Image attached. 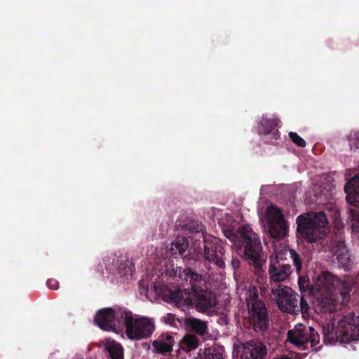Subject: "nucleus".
<instances>
[{"label": "nucleus", "mask_w": 359, "mask_h": 359, "mask_svg": "<svg viewBox=\"0 0 359 359\" xmlns=\"http://www.w3.org/2000/svg\"><path fill=\"white\" fill-rule=\"evenodd\" d=\"M222 232L236 248L243 250V256L245 260L257 269L262 268L265 256L261 241L258 235L249 226L237 228L236 224L233 222L229 226H223Z\"/></svg>", "instance_id": "1"}, {"label": "nucleus", "mask_w": 359, "mask_h": 359, "mask_svg": "<svg viewBox=\"0 0 359 359\" xmlns=\"http://www.w3.org/2000/svg\"><path fill=\"white\" fill-rule=\"evenodd\" d=\"M296 223L297 237L309 243L324 238L329 231L327 216L323 211L303 213L297 217Z\"/></svg>", "instance_id": "2"}, {"label": "nucleus", "mask_w": 359, "mask_h": 359, "mask_svg": "<svg viewBox=\"0 0 359 359\" xmlns=\"http://www.w3.org/2000/svg\"><path fill=\"white\" fill-rule=\"evenodd\" d=\"M210 269V266L205 262L194 259L193 264L184 269L177 268L174 273L175 276H177L182 280L190 285L192 292L205 286V276Z\"/></svg>", "instance_id": "3"}, {"label": "nucleus", "mask_w": 359, "mask_h": 359, "mask_svg": "<svg viewBox=\"0 0 359 359\" xmlns=\"http://www.w3.org/2000/svg\"><path fill=\"white\" fill-rule=\"evenodd\" d=\"M287 336L288 341L301 351L311 349L318 351L320 348L316 347L320 342L319 334L311 327L299 324L294 329L289 330Z\"/></svg>", "instance_id": "4"}, {"label": "nucleus", "mask_w": 359, "mask_h": 359, "mask_svg": "<svg viewBox=\"0 0 359 359\" xmlns=\"http://www.w3.org/2000/svg\"><path fill=\"white\" fill-rule=\"evenodd\" d=\"M123 326L126 327L127 337L133 340L147 339L155 330L154 323L151 319L147 317L135 318L128 310Z\"/></svg>", "instance_id": "5"}, {"label": "nucleus", "mask_w": 359, "mask_h": 359, "mask_svg": "<svg viewBox=\"0 0 359 359\" xmlns=\"http://www.w3.org/2000/svg\"><path fill=\"white\" fill-rule=\"evenodd\" d=\"M203 246L200 255L204 259L203 262L209 266L212 263L218 268L224 269L225 266V250L221 241L215 237L203 235Z\"/></svg>", "instance_id": "6"}, {"label": "nucleus", "mask_w": 359, "mask_h": 359, "mask_svg": "<svg viewBox=\"0 0 359 359\" xmlns=\"http://www.w3.org/2000/svg\"><path fill=\"white\" fill-rule=\"evenodd\" d=\"M336 337L342 343L359 340V315L350 312L338 322L335 330Z\"/></svg>", "instance_id": "7"}, {"label": "nucleus", "mask_w": 359, "mask_h": 359, "mask_svg": "<svg viewBox=\"0 0 359 359\" xmlns=\"http://www.w3.org/2000/svg\"><path fill=\"white\" fill-rule=\"evenodd\" d=\"M127 309L123 308H104L97 312L95 324L104 330H114L123 325Z\"/></svg>", "instance_id": "8"}, {"label": "nucleus", "mask_w": 359, "mask_h": 359, "mask_svg": "<svg viewBox=\"0 0 359 359\" xmlns=\"http://www.w3.org/2000/svg\"><path fill=\"white\" fill-rule=\"evenodd\" d=\"M271 293L280 310L288 313H296L299 298L297 293L290 287L280 284L271 287Z\"/></svg>", "instance_id": "9"}, {"label": "nucleus", "mask_w": 359, "mask_h": 359, "mask_svg": "<svg viewBox=\"0 0 359 359\" xmlns=\"http://www.w3.org/2000/svg\"><path fill=\"white\" fill-rule=\"evenodd\" d=\"M347 202L359 209V174L355 175L344 186ZM351 227L353 231L359 232V210L350 209Z\"/></svg>", "instance_id": "10"}, {"label": "nucleus", "mask_w": 359, "mask_h": 359, "mask_svg": "<svg viewBox=\"0 0 359 359\" xmlns=\"http://www.w3.org/2000/svg\"><path fill=\"white\" fill-rule=\"evenodd\" d=\"M266 216L271 236L278 240L285 237L288 232V225L281 210L271 205L266 210Z\"/></svg>", "instance_id": "11"}, {"label": "nucleus", "mask_w": 359, "mask_h": 359, "mask_svg": "<svg viewBox=\"0 0 359 359\" xmlns=\"http://www.w3.org/2000/svg\"><path fill=\"white\" fill-rule=\"evenodd\" d=\"M192 297H187L185 299L187 305L193 306L198 312L203 313L215 307L217 304V298L214 292L203 287L191 292Z\"/></svg>", "instance_id": "12"}, {"label": "nucleus", "mask_w": 359, "mask_h": 359, "mask_svg": "<svg viewBox=\"0 0 359 359\" xmlns=\"http://www.w3.org/2000/svg\"><path fill=\"white\" fill-rule=\"evenodd\" d=\"M274 252V255L270 256L269 273L271 281L280 283L289 278L292 269L289 262L283 258V254H280L277 250Z\"/></svg>", "instance_id": "13"}, {"label": "nucleus", "mask_w": 359, "mask_h": 359, "mask_svg": "<svg viewBox=\"0 0 359 359\" xmlns=\"http://www.w3.org/2000/svg\"><path fill=\"white\" fill-rule=\"evenodd\" d=\"M175 344V337L172 333L162 332L151 341L152 353L168 356L172 352Z\"/></svg>", "instance_id": "14"}, {"label": "nucleus", "mask_w": 359, "mask_h": 359, "mask_svg": "<svg viewBox=\"0 0 359 359\" xmlns=\"http://www.w3.org/2000/svg\"><path fill=\"white\" fill-rule=\"evenodd\" d=\"M316 285L319 290L326 293V297L322 299L320 302L322 307L324 308L325 311H331L332 308V306L330 305V299L328 298V297L330 296L332 289L334 287V276L328 271L323 272L318 277Z\"/></svg>", "instance_id": "15"}, {"label": "nucleus", "mask_w": 359, "mask_h": 359, "mask_svg": "<svg viewBox=\"0 0 359 359\" xmlns=\"http://www.w3.org/2000/svg\"><path fill=\"white\" fill-rule=\"evenodd\" d=\"M249 311V323L257 332L266 331L269 325V317L266 306Z\"/></svg>", "instance_id": "16"}, {"label": "nucleus", "mask_w": 359, "mask_h": 359, "mask_svg": "<svg viewBox=\"0 0 359 359\" xmlns=\"http://www.w3.org/2000/svg\"><path fill=\"white\" fill-rule=\"evenodd\" d=\"M267 353L266 346L261 341L251 340L243 344L242 359H264Z\"/></svg>", "instance_id": "17"}, {"label": "nucleus", "mask_w": 359, "mask_h": 359, "mask_svg": "<svg viewBox=\"0 0 359 359\" xmlns=\"http://www.w3.org/2000/svg\"><path fill=\"white\" fill-rule=\"evenodd\" d=\"M280 121L277 118H263L259 127V132L266 135L265 142L275 144L280 138V133L276 129Z\"/></svg>", "instance_id": "18"}, {"label": "nucleus", "mask_w": 359, "mask_h": 359, "mask_svg": "<svg viewBox=\"0 0 359 359\" xmlns=\"http://www.w3.org/2000/svg\"><path fill=\"white\" fill-rule=\"evenodd\" d=\"M183 325L187 332H194L199 336H203L207 333V322L201 319L189 317L184 320Z\"/></svg>", "instance_id": "19"}, {"label": "nucleus", "mask_w": 359, "mask_h": 359, "mask_svg": "<svg viewBox=\"0 0 359 359\" xmlns=\"http://www.w3.org/2000/svg\"><path fill=\"white\" fill-rule=\"evenodd\" d=\"M189 248V241L185 236H177L170 244L168 251L175 258L184 257V253Z\"/></svg>", "instance_id": "20"}, {"label": "nucleus", "mask_w": 359, "mask_h": 359, "mask_svg": "<svg viewBox=\"0 0 359 359\" xmlns=\"http://www.w3.org/2000/svg\"><path fill=\"white\" fill-rule=\"evenodd\" d=\"M277 250L280 254H283V258H284L286 262H289L288 258H290L292 260L297 274L300 275L302 268V256L299 253H297L294 249H291L288 246H284L282 248Z\"/></svg>", "instance_id": "21"}, {"label": "nucleus", "mask_w": 359, "mask_h": 359, "mask_svg": "<svg viewBox=\"0 0 359 359\" xmlns=\"http://www.w3.org/2000/svg\"><path fill=\"white\" fill-rule=\"evenodd\" d=\"M189 296L190 292L189 290L176 288L174 290H169L167 293L163 294V299L168 303H174L177 305L182 301L186 304L185 299Z\"/></svg>", "instance_id": "22"}, {"label": "nucleus", "mask_w": 359, "mask_h": 359, "mask_svg": "<svg viewBox=\"0 0 359 359\" xmlns=\"http://www.w3.org/2000/svg\"><path fill=\"white\" fill-rule=\"evenodd\" d=\"M245 299L248 310L259 307H264L265 304L259 297L258 290L255 286H250L246 292Z\"/></svg>", "instance_id": "23"}, {"label": "nucleus", "mask_w": 359, "mask_h": 359, "mask_svg": "<svg viewBox=\"0 0 359 359\" xmlns=\"http://www.w3.org/2000/svg\"><path fill=\"white\" fill-rule=\"evenodd\" d=\"M200 344V340L193 334H186L180 342V347L184 351L189 353L196 350Z\"/></svg>", "instance_id": "24"}, {"label": "nucleus", "mask_w": 359, "mask_h": 359, "mask_svg": "<svg viewBox=\"0 0 359 359\" xmlns=\"http://www.w3.org/2000/svg\"><path fill=\"white\" fill-rule=\"evenodd\" d=\"M198 357V359H224L222 351L215 346L200 349Z\"/></svg>", "instance_id": "25"}, {"label": "nucleus", "mask_w": 359, "mask_h": 359, "mask_svg": "<svg viewBox=\"0 0 359 359\" xmlns=\"http://www.w3.org/2000/svg\"><path fill=\"white\" fill-rule=\"evenodd\" d=\"M106 349L109 359H123V348L120 343L116 341H109L106 344Z\"/></svg>", "instance_id": "26"}, {"label": "nucleus", "mask_w": 359, "mask_h": 359, "mask_svg": "<svg viewBox=\"0 0 359 359\" xmlns=\"http://www.w3.org/2000/svg\"><path fill=\"white\" fill-rule=\"evenodd\" d=\"M337 259L340 265L345 271H348L349 269V264H350V257L348 255V251L345 252H338L334 254Z\"/></svg>", "instance_id": "27"}, {"label": "nucleus", "mask_w": 359, "mask_h": 359, "mask_svg": "<svg viewBox=\"0 0 359 359\" xmlns=\"http://www.w3.org/2000/svg\"><path fill=\"white\" fill-rule=\"evenodd\" d=\"M332 250L334 254L335 252H345L348 250L345 244V241L341 235L336 236L335 239L333 241L332 244Z\"/></svg>", "instance_id": "28"}, {"label": "nucleus", "mask_w": 359, "mask_h": 359, "mask_svg": "<svg viewBox=\"0 0 359 359\" xmlns=\"http://www.w3.org/2000/svg\"><path fill=\"white\" fill-rule=\"evenodd\" d=\"M340 285H341L340 294L345 299L346 297L349 294V292H351V290L352 289L351 282L346 281V280L341 281Z\"/></svg>", "instance_id": "29"}, {"label": "nucleus", "mask_w": 359, "mask_h": 359, "mask_svg": "<svg viewBox=\"0 0 359 359\" xmlns=\"http://www.w3.org/2000/svg\"><path fill=\"white\" fill-rule=\"evenodd\" d=\"M289 137L290 140L298 147H304L306 146L305 140L302 138L297 133L290 132Z\"/></svg>", "instance_id": "30"}, {"label": "nucleus", "mask_w": 359, "mask_h": 359, "mask_svg": "<svg viewBox=\"0 0 359 359\" xmlns=\"http://www.w3.org/2000/svg\"><path fill=\"white\" fill-rule=\"evenodd\" d=\"M164 322L166 323V324H168L171 326H175L176 327L177 325L175 323L176 321L179 322L181 323V321L179 318H176V316L173 313H167L164 317Z\"/></svg>", "instance_id": "31"}, {"label": "nucleus", "mask_w": 359, "mask_h": 359, "mask_svg": "<svg viewBox=\"0 0 359 359\" xmlns=\"http://www.w3.org/2000/svg\"><path fill=\"white\" fill-rule=\"evenodd\" d=\"M300 302H298V309L295 314H297L299 311L302 313H306L309 306L306 299H304L303 297H300Z\"/></svg>", "instance_id": "32"}, {"label": "nucleus", "mask_w": 359, "mask_h": 359, "mask_svg": "<svg viewBox=\"0 0 359 359\" xmlns=\"http://www.w3.org/2000/svg\"><path fill=\"white\" fill-rule=\"evenodd\" d=\"M298 284L302 292H306L311 287L309 280L302 276L299 278Z\"/></svg>", "instance_id": "33"}, {"label": "nucleus", "mask_w": 359, "mask_h": 359, "mask_svg": "<svg viewBox=\"0 0 359 359\" xmlns=\"http://www.w3.org/2000/svg\"><path fill=\"white\" fill-rule=\"evenodd\" d=\"M187 226H189V230L198 233L203 232L204 229V226L201 224L190 223Z\"/></svg>", "instance_id": "34"}, {"label": "nucleus", "mask_w": 359, "mask_h": 359, "mask_svg": "<svg viewBox=\"0 0 359 359\" xmlns=\"http://www.w3.org/2000/svg\"><path fill=\"white\" fill-rule=\"evenodd\" d=\"M46 285L50 290H57L59 287V283L55 279L49 278L46 282Z\"/></svg>", "instance_id": "35"}, {"label": "nucleus", "mask_w": 359, "mask_h": 359, "mask_svg": "<svg viewBox=\"0 0 359 359\" xmlns=\"http://www.w3.org/2000/svg\"><path fill=\"white\" fill-rule=\"evenodd\" d=\"M231 265L233 269H238L241 265L240 259L236 257H232V259L231 261Z\"/></svg>", "instance_id": "36"}, {"label": "nucleus", "mask_w": 359, "mask_h": 359, "mask_svg": "<svg viewBox=\"0 0 359 359\" xmlns=\"http://www.w3.org/2000/svg\"><path fill=\"white\" fill-rule=\"evenodd\" d=\"M134 268H135V266H134L133 263L130 262V265L128 266V268L126 270V273H128V272L132 273Z\"/></svg>", "instance_id": "37"}, {"label": "nucleus", "mask_w": 359, "mask_h": 359, "mask_svg": "<svg viewBox=\"0 0 359 359\" xmlns=\"http://www.w3.org/2000/svg\"><path fill=\"white\" fill-rule=\"evenodd\" d=\"M355 139L358 140L357 144L355 146V149L359 148V133L355 134Z\"/></svg>", "instance_id": "38"}, {"label": "nucleus", "mask_w": 359, "mask_h": 359, "mask_svg": "<svg viewBox=\"0 0 359 359\" xmlns=\"http://www.w3.org/2000/svg\"><path fill=\"white\" fill-rule=\"evenodd\" d=\"M353 144H354V143L353 142V140H351V142L350 143L351 149H353Z\"/></svg>", "instance_id": "39"}]
</instances>
